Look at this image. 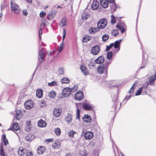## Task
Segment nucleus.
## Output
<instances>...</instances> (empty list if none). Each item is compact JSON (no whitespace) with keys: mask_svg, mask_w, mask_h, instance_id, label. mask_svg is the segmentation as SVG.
Listing matches in <instances>:
<instances>
[{"mask_svg":"<svg viewBox=\"0 0 156 156\" xmlns=\"http://www.w3.org/2000/svg\"><path fill=\"white\" fill-rule=\"evenodd\" d=\"M142 90V88L140 87V88L136 91L135 94V95L137 96L140 95L141 94Z\"/></svg>","mask_w":156,"mask_h":156,"instance_id":"nucleus-49","label":"nucleus"},{"mask_svg":"<svg viewBox=\"0 0 156 156\" xmlns=\"http://www.w3.org/2000/svg\"><path fill=\"white\" fill-rule=\"evenodd\" d=\"M91 37L89 36H85L83 37L82 41L83 42H87V41L90 40Z\"/></svg>","mask_w":156,"mask_h":156,"instance_id":"nucleus-37","label":"nucleus"},{"mask_svg":"<svg viewBox=\"0 0 156 156\" xmlns=\"http://www.w3.org/2000/svg\"><path fill=\"white\" fill-rule=\"evenodd\" d=\"M48 85L49 86L52 87L57 85L56 82L55 81H53L50 83H48Z\"/></svg>","mask_w":156,"mask_h":156,"instance_id":"nucleus-50","label":"nucleus"},{"mask_svg":"<svg viewBox=\"0 0 156 156\" xmlns=\"http://www.w3.org/2000/svg\"><path fill=\"white\" fill-rule=\"evenodd\" d=\"M80 69L81 71L84 75L87 76L89 74V72L87 69L85 65H81L80 66Z\"/></svg>","mask_w":156,"mask_h":156,"instance_id":"nucleus-10","label":"nucleus"},{"mask_svg":"<svg viewBox=\"0 0 156 156\" xmlns=\"http://www.w3.org/2000/svg\"><path fill=\"white\" fill-rule=\"evenodd\" d=\"M76 132L73 130L70 131L68 132V135L69 137L72 138L74 137V135Z\"/></svg>","mask_w":156,"mask_h":156,"instance_id":"nucleus-40","label":"nucleus"},{"mask_svg":"<svg viewBox=\"0 0 156 156\" xmlns=\"http://www.w3.org/2000/svg\"><path fill=\"white\" fill-rule=\"evenodd\" d=\"M122 39H120L116 41L114 44V48L117 49V51H119L120 50V44L122 41Z\"/></svg>","mask_w":156,"mask_h":156,"instance_id":"nucleus-18","label":"nucleus"},{"mask_svg":"<svg viewBox=\"0 0 156 156\" xmlns=\"http://www.w3.org/2000/svg\"><path fill=\"white\" fill-rule=\"evenodd\" d=\"M102 38L103 41H106L109 38V36L107 34H105L103 35Z\"/></svg>","mask_w":156,"mask_h":156,"instance_id":"nucleus-43","label":"nucleus"},{"mask_svg":"<svg viewBox=\"0 0 156 156\" xmlns=\"http://www.w3.org/2000/svg\"><path fill=\"white\" fill-rule=\"evenodd\" d=\"M108 65H105V64L100 65L97 68V71L100 74L105 73L106 75L107 74Z\"/></svg>","mask_w":156,"mask_h":156,"instance_id":"nucleus-3","label":"nucleus"},{"mask_svg":"<svg viewBox=\"0 0 156 156\" xmlns=\"http://www.w3.org/2000/svg\"><path fill=\"white\" fill-rule=\"evenodd\" d=\"M156 79V77L152 76L150 77L149 78V84L151 85H154V81Z\"/></svg>","mask_w":156,"mask_h":156,"instance_id":"nucleus-30","label":"nucleus"},{"mask_svg":"<svg viewBox=\"0 0 156 156\" xmlns=\"http://www.w3.org/2000/svg\"><path fill=\"white\" fill-rule=\"evenodd\" d=\"M89 16V14L88 12H85L83 13L81 17L82 19L84 20H86L87 19Z\"/></svg>","mask_w":156,"mask_h":156,"instance_id":"nucleus-31","label":"nucleus"},{"mask_svg":"<svg viewBox=\"0 0 156 156\" xmlns=\"http://www.w3.org/2000/svg\"><path fill=\"white\" fill-rule=\"evenodd\" d=\"M46 14V13L42 11L40 13V16L41 17L43 18L44 17Z\"/></svg>","mask_w":156,"mask_h":156,"instance_id":"nucleus-57","label":"nucleus"},{"mask_svg":"<svg viewBox=\"0 0 156 156\" xmlns=\"http://www.w3.org/2000/svg\"><path fill=\"white\" fill-rule=\"evenodd\" d=\"M18 153L20 156H31L33 155V153L31 152L24 149L21 147L18 150Z\"/></svg>","mask_w":156,"mask_h":156,"instance_id":"nucleus-2","label":"nucleus"},{"mask_svg":"<svg viewBox=\"0 0 156 156\" xmlns=\"http://www.w3.org/2000/svg\"><path fill=\"white\" fill-rule=\"evenodd\" d=\"M46 103L44 101H41L40 106L41 107H44L46 106Z\"/></svg>","mask_w":156,"mask_h":156,"instance_id":"nucleus-60","label":"nucleus"},{"mask_svg":"<svg viewBox=\"0 0 156 156\" xmlns=\"http://www.w3.org/2000/svg\"><path fill=\"white\" fill-rule=\"evenodd\" d=\"M78 86L77 85H75L74 86V87L72 88H70L71 90V91L72 92H75L76 91L78 90Z\"/></svg>","mask_w":156,"mask_h":156,"instance_id":"nucleus-41","label":"nucleus"},{"mask_svg":"<svg viewBox=\"0 0 156 156\" xmlns=\"http://www.w3.org/2000/svg\"><path fill=\"white\" fill-rule=\"evenodd\" d=\"M99 30V28L98 27H91L89 30V32L91 34H95L96 32H98Z\"/></svg>","mask_w":156,"mask_h":156,"instance_id":"nucleus-20","label":"nucleus"},{"mask_svg":"<svg viewBox=\"0 0 156 156\" xmlns=\"http://www.w3.org/2000/svg\"><path fill=\"white\" fill-rule=\"evenodd\" d=\"M104 57L102 56H100L97 58L95 61L96 63L97 64H101L104 62Z\"/></svg>","mask_w":156,"mask_h":156,"instance_id":"nucleus-16","label":"nucleus"},{"mask_svg":"<svg viewBox=\"0 0 156 156\" xmlns=\"http://www.w3.org/2000/svg\"><path fill=\"white\" fill-rule=\"evenodd\" d=\"M37 150L38 154H41L44 151L45 147L43 146H40L37 149Z\"/></svg>","mask_w":156,"mask_h":156,"instance_id":"nucleus-28","label":"nucleus"},{"mask_svg":"<svg viewBox=\"0 0 156 156\" xmlns=\"http://www.w3.org/2000/svg\"><path fill=\"white\" fill-rule=\"evenodd\" d=\"M83 108L87 110L91 111L93 109L91 105L89 102L84 103L83 104Z\"/></svg>","mask_w":156,"mask_h":156,"instance_id":"nucleus-11","label":"nucleus"},{"mask_svg":"<svg viewBox=\"0 0 156 156\" xmlns=\"http://www.w3.org/2000/svg\"><path fill=\"white\" fill-rule=\"evenodd\" d=\"M61 83H69V79L66 77L63 78L61 80Z\"/></svg>","mask_w":156,"mask_h":156,"instance_id":"nucleus-39","label":"nucleus"},{"mask_svg":"<svg viewBox=\"0 0 156 156\" xmlns=\"http://www.w3.org/2000/svg\"><path fill=\"white\" fill-rule=\"evenodd\" d=\"M56 95V93L55 92L52 90L51 91L49 94V96L51 98H54Z\"/></svg>","mask_w":156,"mask_h":156,"instance_id":"nucleus-36","label":"nucleus"},{"mask_svg":"<svg viewBox=\"0 0 156 156\" xmlns=\"http://www.w3.org/2000/svg\"><path fill=\"white\" fill-rule=\"evenodd\" d=\"M53 141V139H47L46 140V142H47V143H49L50 142H51Z\"/></svg>","mask_w":156,"mask_h":156,"instance_id":"nucleus-62","label":"nucleus"},{"mask_svg":"<svg viewBox=\"0 0 156 156\" xmlns=\"http://www.w3.org/2000/svg\"><path fill=\"white\" fill-rule=\"evenodd\" d=\"M15 116L16 118L18 120H19L21 118L22 114L20 110H18L16 111Z\"/></svg>","mask_w":156,"mask_h":156,"instance_id":"nucleus-27","label":"nucleus"},{"mask_svg":"<svg viewBox=\"0 0 156 156\" xmlns=\"http://www.w3.org/2000/svg\"><path fill=\"white\" fill-rule=\"evenodd\" d=\"M93 136V133L91 132H87L84 135V137L85 139L89 140L91 139Z\"/></svg>","mask_w":156,"mask_h":156,"instance_id":"nucleus-12","label":"nucleus"},{"mask_svg":"<svg viewBox=\"0 0 156 156\" xmlns=\"http://www.w3.org/2000/svg\"><path fill=\"white\" fill-rule=\"evenodd\" d=\"M72 116L70 114H68L66 117V121L69 123H71L72 120Z\"/></svg>","mask_w":156,"mask_h":156,"instance_id":"nucleus-26","label":"nucleus"},{"mask_svg":"<svg viewBox=\"0 0 156 156\" xmlns=\"http://www.w3.org/2000/svg\"><path fill=\"white\" fill-rule=\"evenodd\" d=\"M34 136L31 134H29L26 136L25 139L27 141H30L34 139Z\"/></svg>","mask_w":156,"mask_h":156,"instance_id":"nucleus-33","label":"nucleus"},{"mask_svg":"<svg viewBox=\"0 0 156 156\" xmlns=\"http://www.w3.org/2000/svg\"><path fill=\"white\" fill-rule=\"evenodd\" d=\"M34 105V103L32 100H29L26 101L24 104L25 108L27 109H30L32 108Z\"/></svg>","mask_w":156,"mask_h":156,"instance_id":"nucleus-6","label":"nucleus"},{"mask_svg":"<svg viewBox=\"0 0 156 156\" xmlns=\"http://www.w3.org/2000/svg\"><path fill=\"white\" fill-rule=\"evenodd\" d=\"M112 51H109L108 52L107 54V58L109 59H110L112 57Z\"/></svg>","mask_w":156,"mask_h":156,"instance_id":"nucleus-46","label":"nucleus"},{"mask_svg":"<svg viewBox=\"0 0 156 156\" xmlns=\"http://www.w3.org/2000/svg\"><path fill=\"white\" fill-rule=\"evenodd\" d=\"M117 97H116V99H115L114 100V99L113 100V101L114 102V105L112 106V108H113L115 110H116V106L117 105V103H118V101L117 100Z\"/></svg>","mask_w":156,"mask_h":156,"instance_id":"nucleus-42","label":"nucleus"},{"mask_svg":"<svg viewBox=\"0 0 156 156\" xmlns=\"http://www.w3.org/2000/svg\"><path fill=\"white\" fill-rule=\"evenodd\" d=\"M116 27L119 30H120L122 34L124 32L125 29L126 27V26L124 24H122L120 25H116Z\"/></svg>","mask_w":156,"mask_h":156,"instance_id":"nucleus-17","label":"nucleus"},{"mask_svg":"<svg viewBox=\"0 0 156 156\" xmlns=\"http://www.w3.org/2000/svg\"><path fill=\"white\" fill-rule=\"evenodd\" d=\"M131 95H130L128 96L127 95L126 97L125 98L124 101L126 100V102L127 100L131 98Z\"/></svg>","mask_w":156,"mask_h":156,"instance_id":"nucleus-59","label":"nucleus"},{"mask_svg":"<svg viewBox=\"0 0 156 156\" xmlns=\"http://www.w3.org/2000/svg\"><path fill=\"white\" fill-rule=\"evenodd\" d=\"M66 18H63L62 19L61 21L59 23V26L62 27L65 26L66 24Z\"/></svg>","mask_w":156,"mask_h":156,"instance_id":"nucleus-25","label":"nucleus"},{"mask_svg":"<svg viewBox=\"0 0 156 156\" xmlns=\"http://www.w3.org/2000/svg\"><path fill=\"white\" fill-rule=\"evenodd\" d=\"M111 22L112 24H114L116 22V20L115 16L112 15L111 16Z\"/></svg>","mask_w":156,"mask_h":156,"instance_id":"nucleus-55","label":"nucleus"},{"mask_svg":"<svg viewBox=\"0 0 156 156\" xmlns=\"http://www.w3.org/2000/svg\"><path fill=\"white\" fill-rule=\"evenodd\" d=\"M80 110L77 108L76 112V118L77 119L79 120L80 119Z\"/></svg>","mask_w":156,"mask_h":156,"instance_id":"nucleus-48","label":"nucleus"},{"mask_svg":"<svg viewBox=\"0 0 156 156\" xmlns=\"http://www.w3.org/2000/svg\"><path fill=\"white\" fill-rule=\"evenodd\" d=\"M64 46L63 42H62L60 44V48L59 49V51L60 53H61L62 51Z\"/></svg>","mask_w":156,"mask_h":156,"instance_id":"nucleus-54","label":"nucleus"},{"mask_svg":"<svg viewBox=\"0 0 156 156\" xmlns=\"http://www.w3.org/2000/svg\"><path fill=\"white\" fill-rule=\"evenodd\" d=\"M38 126L40 127H44L46 126V123L44 121L41 119L38 121Z\"/></svg>","mask_w":156,"mask_h":156,"instance_id":"nucleus-21","label":"nucleus"},{"mask_svg":"<svg viewBox=\"0 0 156 156\" xmlns=\"http://www.w3.org/2000/svg\"><path fill=\"white\" fill-rule=\"evenodd\" d=\"M71 90L69 87L65 88L62 90V94L65 97L69 96L71 94Z\"/></svg>","mask_w":156,"mask_h":156,"instance_id":"nucleus-7","label":"nucleus"},{"mask_svg":"<svg viewBox=\"0 0 156 156\" xmlns=\"http://www.w3.org/2000/svg\"><path fill=\"white\" fill-rule=\"evenodd\" d=\"M83 97V93L81 91H78L75 94V98L76 100L80 101L81 100Z\"/></svg>","mask_w":156,"mask_h":156,"instance_id":"nucleus-8","label":"nucleus"},{"mask_svg":"<svg viewBox=\"0 0 156 156\" xmlns=\"http://www.w3.org/2000/svg\"><path fill=\"white\" fill-rule=\"evenodd\" d=\"M137 86V83H134L133 85H132V87L129 90V94H131L134 91V90L135 88Z\"/></svg>","mask_w":156,"mask_h":156,"instance_id":"nucleus-35","label":"nucleus"},{"mask_svg":"<svg viewBox=\"0 0 156 156\" xmlns=\"http://www.w3.org/2000/svg\"><path fill=\"white\" fill-rule=\"evenodd\" d=\"M83 119L84 122L87 123L90 122L91 120L90 116L88 115H85Z\"/></svg>","mask_w":156,"mask_h":156,"instance_id":"nucleus-19","label":"nucleus"},{"mask_svg":"<svg viewBox=\"0 0 156 156\" xmlns=\"http://www.w3.org/2000/svg\"><path fill=\"white\" fill-rule=\"evenodd\" d=\"M53 148L55 149H58L60 147V143L59 142H56L53 144L52 145Z\"/></svg>","mask_w":156,"mask_h":156,"instance_id":"nucleus-29","label":"nucleus"},{"mask_svg":"<svg viewBox=\"0 0 156 156\" xmlns=\"http://www.w3.org/2000/svg\"><path fill=\"white\" fill-rule=\"evenodd\" d=\"M100 4L102 6L105 8H107L108 6V0H100Z\"/></svg>","mask_w":156,"mask_h":156,"instance_id":"nucleus-14","label":"nucleus"},{"mask_svg":"<svg viewBox=\"0 0 156 156\" xmlns=\"http://www.w3.org/2000/svg\"><path fill=\"white\" fill-rule=\"evenodd\" d=\"M42 30L41 28L39 30V37L40 40L41 39V36L42 34Z\"/></svg>","mask_w":156,"mask_h":156,"instance_id":"nucleus-58","label":"nucleus"},{"mask_svg":"<svg viewBox=\"0 0 156 156\" xmlns=\"http://www.w3.org/2000/svg\"><path fill=\"white\" fill-rule=\"evenodd\" d=\"M46 22H47V21L46 20H42L41 21V22L40 25L41 28H43L46 25L45 23Z\"/></svg>","mask_w":156,"mask_h":156,"instance_id":"nucleus-51","label":"nucleus"},{"mask_svg":"<svg viewBox=\"0 0 156 156\" xmlns=\"http://www.w3.org/2000/svg\"><path fill=\"white\" fill-rule=\"evenodd\" d=\"M96 64V62L94 63V62L92 61V60H90L88 65L89 68L90 69H92L95 66Z\"/></svg>","mask_w":156,"mask_h":156,"instance_id":"nucleus-34","label":"nucleus"},{"mask_svg":"<svg viewBox=\"0 0 156 156\" xmlns=\"http://www.w3.org/2000/svg\"><path fill=\"white\" fill-rule=\"evenodd\" d=\"M110 8L112 11H115L117 8V5L115 3V2L112 3H110Z\"/></svg>","mask_w":156,"mask_h":156,"instance_id":"nucleus-32","label":"nucleus"},{"mask_svg":"<svg viewBox=\"0 0 156 156\" xmlns=\"http://www.w3.org/2000/svg\"><path fill=\"white\" fill-rule=\"evenodd\" d=\"M52 15L51 14H49L48 15V19L49 20H51L52 18Z\"/></svg>","mask_w":156,"mask_h":156,"instance_id":"nucleus-61","label":"nucleus"},{"mask_svg":"<svg viewBox=\"0 0 156 156\" xmlns=\"http://www.w3.org/2000/svg\"><path fill=\"white\" fill-rule=\"evenodd\" d=\"M64 69L63 68H61L59 69H58L59 73L60 75L63 74L64 73Z\"/></svg>","mask_w":156,"mask_h":156,"instance_id":"nucleus-56","label":"nucleus"},{"mask_svg":"<svg viewBox=\"0 0 156 156\" xmlns=\"http://www.w3.org/2000/svg\"><path fill=\"white\" fill-rule=\"evenodd\" d=\"M23 14L25 16H27L28 14L27 10H24L23 11Z\"/></svg>","mask_w":156,"mask_h":156,"instance_id":"nucleus-63","label":"nucleus"},{"mask_svg":"<svg viewBox=\"0 0 156 156\" xmlns=\"http://www.w3.org/2000/svg\"><path fill=\"white\" fill-rule=\"evenodd\" d=\"M100 48L98 45H96L94 46L91 50V52L93 55H96L99 52Z\"/></svg>","mask_w":156,"mask_h":156,"instance_id":"nucleus-9","label":"nucleus"},{"mask_svg":"<svg viewBox=\"0 0 156 156\" xmlns=\"http://www.w3.org/2000/svg\"><path fill=\"white\" fill-rule=\"evenodd\" d=\"M107 24V21L105 19L100 20L97 24L98 27L99 29H102L104 28Z\"/></svg>","mask_w":156,"mask_h":156,"instance_id":"nucleus-4","label":"nucleus"},{"mask_svg":"<svg viewBox=\"0 0 156 156\" xmlns=\"http://www.w3.org/2000/svg\"><path fill=\"white\" fill-rule=\"evenodd\" d=\"M147 86L148 84H147V85H144L142 87H141V88H142V90H143L144 91V92H143L144 94H147L146 90Z\"/></svg>","mask_w":156,"mask_h":156,"instance_id":"nucleus-52","label":"nucleus"},{"mask_svg":"<svg viewBox=\"0 0 156 156\" xmlns=\"http://www.w3.org/2000/svg\"><path fill=\"white\" fill-rule=\"evenodd\" d=\"M36 96L39 98H41L43 96V91L42 89H39L37 90Z\"/></svg>","mask_w":156,"mask_h":156,"instance_id":"nucleus-22","label":"nucleus"},{"mask_svg":"<svg viewBox=\"0 0 156 156\" xmlns=\"http://www.w3.org/2000/svg\"><path fill=\"white\" fill-rule=\"evenodd\" d=\"M62 110L60 108H55L53 111V114L56 117L59 116L61 113Z\"/></svg>","mask_w":156,"mask_h":156,"instance_id":"nucleus-13","label":"nucleus"},{"mask_svg":"<svg viewBox=\"0 0 156 156\" xmlns=\"http://www.w3.org/2000/svg\"><path fill=\"white\" fill-rule=\"evenodd\" d=\"M66 30L65 28H63L62 35V42H63L66 36Z\"/></svg>","mask_w":156,"mask_h":156,"instance_id":"nucleus-53","label":"nucleus"},{"mask_svg":"<svg viewBox=\"0 0 156 156\" xmlns=\"http://www.w3.org/2000/svg\"><path fill=\"white\" fill-rule=\"evenodd\" d=\"M45 56V51L43 48H40L38 55L39 62L38 65L39 66L43 62V59Z\"/></svg>","mask_w":156,"mask_h":156,"instance_id":"nucleus-1","label":"nucleus"},{"mask_svg":"<svg viewBox=\"0 0 156 156\" xmlns=\"http://www.w3.org/2000/svg\"><path fill=\"white\" fill-rule=\"evenodd\" d=\"M119 34V31L117 30H113L112 32V36L116 37Z\"/></svg>","mask_w":156,"mask_h":156,"instance_id":"nucleus-45","label":"nucleus"},{"mask_svg":"<svg viewBox=\"0 0 156 156\" xmlns=\"http://www.w3.org/2000/svg\"><path fill=\"white\" fill-rule=\"evenodd\" d=\"M108 3H112L115 2V0H108Z\"/></svg>","mask_w":156,"mask_h":156,"instance_id":"nucleus-64","label":"nucleus"},{"mask_svg":"<svg viewBox=\"0 0 156 156\" xmlns=\"http://www.w3.org/2000/svg\"><path fill=\"white\" fill-rule=\"evenodd\" d=\"M2 141L4 142V145L5 146H6L8 143V142L7 139L6 138L5 134H3L2 135Z\"/></svg>","mask_w":156,"mask_h":156,"instance_id":"nucleus-38","label":"nucleus"},{"mask_svg":"<svg viewBox=\"0 0 156 156\" xmlns=\"http://www.w3.org/2000/svg\"><path fill=\"white\" fill-rule=\"evenodd\" d=\"M20 129V126L19 125L18 123L17 122H15L13 125L12 128V129H9V130H14L15 131H17Z\"/></svg>","mask_w":156,"mask_h":156,"instance_id":"nucleus-23","label":"nucleus"},{"mask_svg":"<svg viewBox=\"0 0 156 156\" xmlns=\"http://www.w3.org/2000/svg\"><path fill=\"white\" fill-rule=\"evenodd\" d=\"M54 132L57 135H59L61 134V131L60 129L58 128H57L55 129Z\"/></svg>","mask_w":156,"mask_h":156,"instance_id":"nucleus-44","label":"nucleus"},{"mask_svg":"<svg viewBox=\"0 0 156 156\" xmlns=\"http://www.w3.org/2000/svg\"><path fill=\"white\" fill-rule=\"evenodd\" d=\"M99 5L98 2L96 0H94L92 4V9L93 10L97 9Z\"/></svg>","mask_w":156,"mask_h":156,"instance_id":"nucleus-15","label":"nucleus"},{"mask_svg":"<svg viewBox=\"0 0 156 156\" xmlns=\"http://www.w3.org/2000/svg\"><path fill=\"white\" fill-rule=\"evenodd\" d=\"M11 10L15 14H18L19 13L18 10L19 7L18 5L12 2H11Z\"/></svg>","mask_w":156,"mask_h":156,"instance_id":"nucleus-5","label":"nucleus"},{"mask_svg":"<svg viewBox=\"0 0 156 156\" xmlns=\"http://www.w3.org/2000/svg\"><path fill=\"white\" fill-rule=\"evenodd\" d=\"M31 121H27L26 122V126L25 128V130L27 131H29L31 127L30 125Z\"/></svg>","mask_w":156,"mask_h":156,"instance_id":"nucleus-24","label":"nucleus"},{"mask_svg":"<svg viewBox=\"0 0 156 156\" xmlns=\"http://www.w3.org/2000/svg\"><path fill=\"white\" fill-rule=\"evenodd\" d=\"M0 148L1 149L0 150V154L1 156H5V153L2 145H1L0 146Z\"/></svg>","mask_w":156,"mask_h":156,"instance_id":"nucleus-47","label":"nucleus"}]
</instances>
